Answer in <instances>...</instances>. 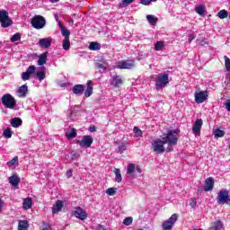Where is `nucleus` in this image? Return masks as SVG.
Wrapping results in <instances>:
<instances>
[{"mask_svg":"<svg viewBox=\"0 0 230 230\" xmlns=\"http://www.w3.org/2000/svg\"><path fill=\"white\" fill-rule=\"evenodd\" d=\"M179 141V133L177 129H170L161 138H156L151 142V148L156 154H164V152H173V146Z\"/></svg>","mask_w":230,"mask_h":230,"instance_id":"obj_1","label":"nucleus"},{"mask_svg":"<svg viewBox=\"0 0 230 230\" xmlns=\"http://www.w3.org/2000/svg\"><path fill=\"white\" fill-rule=\"evenodd\" d=\"M94 84L91 80H88L86 83V90L85 85L84 84H75L72 88V93L76 94V96H82L84 93L85 98H90L93 95Z\"/></svg>","mask_w":230,"mask_h":230,"instance_id":"obj_2","label":"nucleus"},{"mask_svg":"<svg viewBox=\"0 0 230 230\" xmlns=\"http://www.w3.org/2000/svg\"><path fill=\"white\" fill-rule=\"evenodd\" d=\"M58 26L61 30V34L63 35V37H65L63 40V49H65V51H68V49H71V41L69 40L71 31L66 29L64 24H62V22H58Z\"/></svg>","mask_w":230,"mask_h":230,"instance_id":"obj_3","label":"nucleus"},{"mask_svg":"<svg viewBox=\"0 0 230 230\" xmlns=\"http://www.w3.org/2000/svg\"><path fill=\"white\" fill-rule=\"evenodd\" d=\"M2 105H4L5 109H15L17 101L12 94L5 93L2 97Z\"/></svg>","mask_w":230,"mask_h":230,"instance_id":"obj_4","label":"nucleus"},{"mask_svg":"<svg viewBox=\"0 0 230 230\" xmlns=\"http://www.w3.org/2000/svg\"><path fill=\"white\" fill-rule=\"evenodd\" d=\"M217 202L219 205L226 204L230 206L229 190L227 189H223L217 193Z\"/></svg>","mask_w":230,"mask_h":230,"instance_id":"obj_5","label":"nucleus"},{"mask_svg":"<svg viewBox=\"0 0 230 230\" xmlns=\"http://www.w3.org/2000/svg\"><path fill=\"white\" fill-rule=\"evenodd\" d=\"M31 24L35 30H42L46 26V18L42 15H35L32 17Z\"/></svg>","mask_w":230,"mask_h":230,"instance_id":"obj_6","label":"nucleus"},{"mask_svg":"<svg viewBox=\"0 0 230 230\" xmlns=\"http://www.w3.org/2000/svg\"><path fill=\"white\" fill-rule=\"evenodd\" d=\"M0 22L2 24V28H10L13 24L12 19L8 15V11L1 10L0 11Z\"/></svg>","mask_w":230,"mask_h":230,"instance_id":"obj_7","label":"nucleus"},{"mask_svg":"<svg viewBox=\"0 0 230 230\" xmlns=\"http://www.w3.org/2000/svg\"><path fill=\"white\" fill-rule=\"evenodd\" d=\"M168 84H170L168 74H164L162 75H159L155 81L156 91H159L160 89L166 87Z\"/></svg>","mask_w":230,"mask_h":230,"instance_id":"obj_8","label":"nucleus"},{"mask_svg":"<svg viewBox=\"0 0 230 230\" xmlns=\"http://www.w3.org/2000/svg\"><path fill=\"white\" fill-rule=\"evenodd\" d=\"M178 218H179V215L172 214L171 216V218H169L166 221H164V223L162 225L163 230H172V229H173V226L175 225V222H177Z\"/></svg>","mask_w":230,"mask_h":230,"instance_id":"obj_9","label":"nucleus"},{"mask_svg":"<svg viewBox=\"0 0 230 230\" xmlns=\"http://www.w3.org/2000/svg\"><path fill=\"white\" fill-rule=\"evenodd\" d=\"M94 138L92 136L85 135L83 137L82 140H75L76 145H80L84 148H91V145H93Z\"/></svg>","mask_w":230,"mask_h":230,"instance_id":"obj_10","label":"nucleus"},{"mask_svg":"<svg viewBox=\"0 0 230 230\" xmlns=\"http://www.w3.org/2000/svg\"><path fill=\"white\" fill-rule=\"evenodd\" d=\"M72 215L79 220H85V218H87V213L85 212V210L83 209L82 207H75L72 210Z\"/></svg>","mask_w":230,"mask_h":230,"instance_id":"obj_11","label":"nucleus"},{"mask_svg":"<svg viewBox=\"0 0 230 230\" xmlns=\"http://www.w3.org/2000/svg\"><path fill=\"white\" fill-rule=\"evenodd\" d=\"M136 66L134 60H123L118 63L117 69H132Z\"/></svg>","mask_w":230,"mask_h":230,"instance_id":"obj_12","label":"nucleus"},{"mask_svg":"<svg viewBox=\"0 0 230 230\" xmlns=\"http://www.w3.org/2000/svg\"><path fill=\"white\" fill-rule=\"evenodd\" d=\"M194 98L196 103H204L206 100H208V92L207 91H201V92H196L194 93Z\"/></svg>","mask_w":230,"mask_h":230,"instance_id":"obj_13","label":"nucleus"},{"mask_svg":"<svg viewBox=\"0 0 230 230\" xmlns=\"http://www.w3.org/2000/svg\"><path fill=\"white\" fill-rule=\"evenodd\" d=\"M37 67H35V66L31 65L30 66L26 72H23L22 74V80H23L24 82H26V80H30V77L33 75H35V71H36Z\"/></svg>","mask_w":230,"mask_h":230,"instance_id":"obj_14","label":"nucleus"},{"mask_svg":"<svg viewBox=\"0 0 230 230\" xmlns=\"http://www.w3.org/2000/svg\"><path fill=\"white\" fill-rule=\"evenodd\" d=\"M51 44H53V39L52 38H43L39 40V46L40 48H43L45 49H48L49 48H51Z\"/></svg>","mask_w":230,"mask_h":230,"instance_id":"obj_15","label":"nucleus"},{"mask_svg":"<svg viewBox=\"0 0 230 230\" xmlns=\"http://www.w3.org/2000/svg\"><path fill=\"white\" fill-rule=\"evenodd\" d=\"M215 188V179L208 177L205 180L204 191H211Z\"/></svg>","mask_w":230,"mask_h":230,"instance_id":"obj_16","label":"nucleus"},{"mask_svg":"<svg viewBox=\"0 0 230 230\" xmlns=\"http://www.w3.org/2000/svg\"><path fill=\"white\" fill-rule=\"evenodd\" d=\"M64 208V201L58 199L52 207L53 215H57L59 211H62Z\"/></svg>","mask_w":230,"mask_h":230,"instance_id":"obj_17","label":"nucleus"},{"mask_svg":"<svg viewBox=\"0 0 230 230\" xmlns=\"http://www.w3.org/2000/svg\"><path fill=\"white\" fill-rule=\"evenodd\" d=\"M202 119H197L192 127V131L194 134H199L201 128H202Z\"/></svg>","mask_w":230,"mask_h":230,"instance_id":"obj_18","label":"nucleus"},{"mask_svg":"<svg viewBox=\"0 0 230 230\" xmlns=\"http://www.w3.org/2000/svg\"><path fill=\"white\" fill-rule=\"evenodd\" d=\"M32 206L33 199H31V198L23 199L22 208L23 209H25V211H28V209H31Z\"/></svg>","mask_w":230,"mask_h":230,"instance_id":"obj_19","label":"nucleus"},{"mask_svg":"<svg viewBox=\"0 0 230 230\" xmlns=\"http://www.w3.org/2000/svg\"><path fill=\"white\" fill-rule=\"evenodd\" d=\"M28 94V85L22 84L18 89V96L19 98H24Z\"/></svg>","mask_w":230,"mask_h":230,"instance_id":"obj_20","label":"nucleus"},{"mask_svg":"<svg viewBox=\"0 0 230 230\" xmlns=\"http://www.w3.org/2000/svg\"><path fill=\"white\" fill-rule=\"evenodd\" d=\"M9 182L12 184V186H19V184L21 183V178H19L17 174H13L11 177H9Z\"/></svg>","mask_w":230,"mask_h":230,"instance_id":"obj_21","label":"nucleus"},{"mask_svg":"<svg viewBox=\"0 0 230 230\" xmlns=\"http://www.w3.org/2000/svg\"><path fill=\"white\" fill-rule=\"evenodd\" d=\"M48 62V51L43 52L38 59V66H44Z\"/></svg>","mask_w":230,"mask_h":230,"instance_id":"obj_22","label":"nucleus"},{"mask_svg":"<svg viewBox=\"0 0 230 230\" xmlns=\"http://www.w3.org/2000/svg\"><path fill=\"white\" fill-rule=\"evenodd\" d=\"M112 80L113 82L111 83V85H113V87H119L123 84V79H121V76L119 75H114Z\"/></svg>","mask_w":230,"mask_h":230,"instance_id":"obj_23","label":"nucleus"},{"mask_svg":"<svg viewBox=\"0 0 230 230\" xmlns=\"http://www.w3.org/2000/svg\"><path fill=\"white\" fill-rule=\"evenodd\" d=\"M222 227H224V223H222L220 220H217L211 224L210 230H221Z\"/></svg>","mask_w":230,"mask_h":230,"instance_id":"obj_24","label":"nucleus"},{"mask_svg":"<svg viewBox=\"0 0 230 230\" xmlns=\"http://www.w3.org/2000/svg\"><path fill=\"white\" fill-rule=\"evenodd\" d=\"M28 227H30V224L28 223V220H20L18 223V230H28Z\"/></svg>","mask_w":230,"mask_h":230,"instance_id":"obj_25","label":"nucleus"},{"mask_svg":"<svg viewBox=\"0 0 230 230\" xmlns=\"http://www.w3.org/2000/svg\"><path fill=\"white\" fill-rule=\"evenodd\" d=\"M11 125L13 127V128H19V127L22 125V119L16 117L11 120Z\"/></svg>","mask_w":230,"mask_h":230,"instance_id":"obj_26","label":"nucleus"},{"mask_svg":"<svg viewBox=\"0 0 230 230\" xmlns=\"http://www.w3.org/2000/svg\"><path fill=\"white\" fill-rule=\"evenodd\" d=\"M89 49L91 51H100V49H102V45H100L98 42L93 41L89 45Z\"/></svg>","mask_w":230,"mask_h":230,"instance_id":"obj_27","label":"nucleus"},{"mask_svg":"<svg viewBox=\"0 0 230 230\" xmlns=\"http://www.w3.org/2000/svg\"><path fill=\"white\" fill-rule=\"evenodd\" d=\"M146 19H147L149 24H151V26H155V24H157V17H155L152 14H149L146 16Z\"/></svg>","mask_w":230,"mask_h":230,"instance_id":"obj_28","label":"nucleus"},{"mask_svg":"<svg viewBox=\"0 0 230 230\" xmlns=\"http://www.w3.org/2000/svg\"><path fill=\"white\" fill-rule=\"evenodd\" d=\"M118 148L116 149L117 154H123L127 150V145L125 143H119Z\"/></svg>","mask_w":230,"mask_h":230,"instance_id":"obj_29","label":"nucleus"},{"mask_svg":"<svg viewBox=\"0 0 230 230\" xmlns=\"http://www.w3.org/2000/svg\"><path fill=\"white\" fill-rule=\"evenodd\" d=\"M114 173H115L116 182H121V181H123V178L121 177V171H119V169L116 168L114 170Z\"/></svg>","mask_w":230,"mask_h":230,"instance_id":"obj_30","label":"nucleus"},{"mask_svg":"<svg viewBox=\"0 0 230 230\" xmlns=\"http://www.w3.org/2000/svg\"><path fill=\"white\" fill-rule=\"evenodd\" d=\"M228 15L229 12H227L226 9H223L217 13V17H219V19H227Z\"/></svg>","mask_w":230,"mask_h":230,"instance_id":"obj_31","label":"nucleus"},{"mask_svg":"<svg viewBox=\"0 0 230 230\" xmlns=\"http://www.w3.org/2000/svg\"><path fill=\"white\" fill-rule=\"evenodd\" d=\"M96 69H103L105 71L107 69V62L102 61L95 63Z\"/></svg>","mask_w":230,"mask_h":230,"instance_id":"obj_32","label":"nucleus"},{"mask_svg":"<svg viewBox=\"0 0 230 230\" xmlns=\"http://www.w3.org/2000/svg\"><path fill=\"white\" fill-rule=\"evenodd\" d=\"M36 78L37 80H40V82H42L46 78V72L44 71H38L36 73Z\"/></svg>","mask_w":230,"mask_h":230,"instance_id":"obj_33","label":"nucleus"},{"mask_svg":"<svg viewBox=\"0 0 230 230\" xmlns=\"http://www.w3.org/2000/svg\"><path fill=\"white\" fill-rule=\"evenodd\" d=\"M164 48V41H156L155 45V51H163V49Z\"/></svg>","mask_w":230,"mask_h":230,"instance_id":"obj_34","label":"nucleus"},{"mask_svg":"<svg viewBox=\"0 0 230 230\" xmlns=\"http://www.w3.org/2000/svg\"><path fill=\"white\" fill-rule=\"evenodd\" d=\"M13 134V133L12 132V128H7L4 131L3 136H4V137H5L6 139H10V138L12 137Z\"/></svg>","mask_w":230,"mask_h":230,"instance_id":"obj_35","label":"nucleus"},{"mask_svg":"<svg viewBox=\"0 0 230 230\" xmlns=\"http://www.w3.org/2000/svg\"><path fill=\"white\" fill-rule=\"evenodd\" d=\"M19 163V156H14L11 161L7 162V166L12 168V166H15Z\"/></svg>","mask_w":230,"mask_h":230,"instance_id":"obj_36","label":"nucleus"},{"mask_svg":"<svg viewBox=\"0 0 230 230\" xmlns=\"http://www.w3.org/2000/svg\"><path fill=\"white\" fill-rule=\"evenodd\" d=\"M134 172H136V164H129L128 165V169H127L128 175H132V173H134Z\"/></svg>","mask_w":230,"mask_h":230,"instance_id":"obj_37","label":"nucleus"},{"mask_svg":"<svg viewBox=\"0 0 230 230\" xmlns=\"http://www.w3.org/2000/svg\"><path fill=\"white\" fill-rule=\"evenodd\" d=\"M66 136L68 139H75L76 137V128H72L70 133H66Z\"/></svg>","mask_w":230,"mask_h":230,"instance_id":"obj_38","label":"nucleus"},{"mask_svg":"<svg viewBox=\"0 0 230 230\" xmlns=\"http://www.w3.org/2000/svg\"><path fill=\"white\" fill-rule=\"evenodd\" d=\"M133 132L135 134V137H143V131H141L140 128L137 127H134Z\"/></svg>","mask_w":230,"mask_h":230,"instance_id":"obj_39","label":"nucleus"},{"mask_svg":"<svg viewBox=\"0 0 230 230\" xmlns=\"http://www.w3.org/2000/svg\"><path fill=\"white\" fill-rule=\"evenodd\" d=\"M132 3H134V0H122L119 3V8H125V6H128Z\"/></svg>","mask_w":230,"mask_h":230,"instance_id":"obj_40","label":"nucleus"},{"mask_svg":"<svg viewBox=\"0 0 230 230\" xmlns=\"http://www.w3.org/2000/svg\"><path fill=\"white\" fill-rule=\"evenodd\" d=\"M224 60H225V67L226 71H230V59L227 56H224Z\"/></svg>","mask_w":230,"mask_h":230,"instance_id":"obj_41","label":"nucleus"},{"mask_svg":"<svg viewBox=\"0 0 230 230\" xmlns=\"http://www.w3.org/2000/svg\"><path fill=\"white\" fill-rule=\"evenodd\" d=\"M195 11L196 13H198L199 15H204L205 9L203 5L197 6Z\"/></svg>","mask_w":230,"mask_h":230,"instance_id":"obj_42","label":"nucleus"},{"mask_svg":"<svg viewBox=\"0 0 230 230\" xmlns=\"http://www.w3.org/2000/svg\"><path fill=\"white\" fill-rule=\"evenodd\" d=\"M225 134L226 133L222 129L217 128L215 130V136L217 137H224Z\"/></svg>","mask_w":230,"mask_h":230,"instance_id":"obj_43","label":"nucleus"},{"mask_svg":"<svg viewBox=\"0 0 230 230\" xmlns=\"http://www.w3.org/2000/svg\"><path fill=\"white\" fill-rule=\"evenodd\" d=\"M133 221H134V219L132 218V217H128L123 220V224H124V226H130Z\"/></svg>","mask_w":230,"mask_h":230,"instance_id":"obj_44","label":"nucleus"},{"mask_svg":"<svg viewBox=\"0 0 230 230\" xmlns=\"http://www.w3.org/2000/svg\"><path fill=\"white\" fill-rule=\"evenodd\" d=\"M21 39V33L17 32L11 38V42H17Z\"/></svg>","mask_w":230,"mask_h":230,"instance_id":"obj_45","label":"nucleus"},{"mask_svg":"<svg viewBox=\"0 0 230 230\" xmlns=\"http://www.w3.org/2000/svg\"><path fill=\"white\" fill-rule=\"evenodd\" d=\"M107 195H109L110 197H114V195H116V190L114 188H109L106 190Z\"/></svg>","mask_w":230,"mask_h":230,"instance_id":"obj_46","label":"nucleus"},{"mask_svg":"<svg viewBox=\"0 0 230 230\" xmlns=\"http://www.w3.org/2000/svg\"><path fill=\"white\" fill-rule=\"evenodd\" d=\"M190 208H197V199L196 198H191L190 202Z\"/></svg>","mask_w":230,"mask_h":230,"instance_id":"obj_47","label":"nucleus"},{"mask_svg":"<svg viewBox=\"0 0 230 230\" xmlns=\"http://www.w3.org/2000/svg\"><path fill=\"white\" fill-rule=\"evenodd\" d=\"M157 0H141V4L145 5L150 4V3L155 2Z\"/></svg>","mask_w":230,"mask_h":230,"instance_id":"obj_48","label":"nucleus"},{"mask_svg":"<svg viewBox=\"0 0 230 230\" xmlns=\"http://www.w3.org/2000/svg\"><path fill=\"white\" fill-rule=\"evenodd\" d=\"M42 230H51V226L48 223H43Z\"/></svg>","mask_w":230,"mask_h":230,"instance_id":"obj_49","label":"nucleus"},{"mask_svg":"<svg viewBox=\"0 0 230 230\" xmlns=\"http://www.w3.org/2000/svg\"><path fill=\"white\" fill-rule=\"evenodd\" d=\"M66 175L67 179H71L73 177V171L71 169L67 170Z\"/></svg>","mask_w":230,"mask_h":230,"instance_id":"obj_50","label":"nucleus"},{"mask_svg":"<svg viewBox=\"0 0 230 230\" xmlns=\"http://www.w3.org/2000/svg\"><path fill=\"white\" fill-rule=\"evenodd\" d=\"M195 38H196L195 34H190L188 38V42L191 44V41L194 40Z\"/></svg>","mask_w":230,"mask_h":230,"instance_id":"obj_51","label":"nucleus"},{"mask_svg":"<svg viewBox=\"0 0 230 230\" xmlns=\"http://www.w3.org/2000/svg\"><path fill=\"white\" fill-rule=\"evenodd\" d=\"M197 42H199L198 46H206V44H208L205 40H197Z\"/></svg>","mask_w":230,"mask_h":230,"instance_id":"obj_52","label":"nucleus"},{"mask_svg":"<svg viewBox=\"0 0 230 230\" xmlns=\"http://www.w3.org/2000/svg\"><path fill=\"white\" fill-rule=\"evenodd\" d=\"M89 132H96V126L91 125L89 127Z\"/></svg>","mask_w":230,"mask_h":230,"instance_id":"obj_53","label":"nucleus"},{"mask_svg":"<svg viewBox=\"0 0 230 230\" xmlns=\"http://www.w3.org/2000/svg\"><path fill=\"white\" fill-rule=\"evenodd\" d=\"M77 157H78V155H76V153L72 154V160L73 161L76 160Z\"/></svg>","mask_w":230,"mask_h":230,"instance_id":"obj_54","label":"nucleus"},{"mask_svg":"<svg viewBox=\"0 0 230 230\" xmlns=\"http://www.w3.org/2000/svg\"><path fill=\"white\" fill-rule=\"evenodd\" d=\"M97 230H105V226L99 225Z\"/></svg>","mask_w":230,"mask_h":230,"instance_id":"obj_55","label":"nucleus"},{"mask_svg":"<svg viewBox=\"0 0 230 230\" xmlns=\"http://www.w3.org/2000/svg\"><path fill=\"white\" fill-rule=\"evenodd\" d=\"M226 109L228 110V111L230 112V102H226Z\"/></svg>","mask_w":230,"mask_h":230,"instance_id":"obj_56","label":"nucleus"},{"mask_svg":"<svg viewBox=\"0 0 230 230\" xmlns=\"http://www.w3.org/2000/svg\"><path fill=\"white\" fill-rule=\"evenodd\" d=\"M4 204V201L0 198V206H3Z\"/></svg>","mask_w":230,"mask_h":230,"instance_id":"obj_57","label":"nucleus"},{"mask_svg":"<svg viewBox=\"0 0 230 230\" xmlns=\"http://www.w3.org/2000/svg\"><path fill=\"white\" fill-rule=\"evenodd\" d=\"M59 0H50L51 3H58Z\"/></svg>","mask_w":230,"mask_h":230,"instance_id":"obj_58","label":"nucleus"},{"mask_svg":"<svg viewBox=\"0 0 230 230\" xmlns=\"http://www.w3.org/2000/svg\"><path fill=\"white\" fill-rule=\"evenodd\" d=\"M193 230H203V229L202 228H199V229L194 228Z\"/></svg>","mask_w":230,"mask_h":230,"instance_id":"obj_59","label":"nucleus"}]
</instances>
